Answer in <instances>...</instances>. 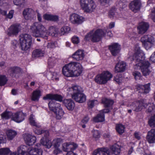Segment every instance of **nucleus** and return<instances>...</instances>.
Wrapping results in <instances>:
<instances>
[{
	"label": "nucleus",
	"instance_id": "nucleus-11",
	"mask_svg": "<svg viewBox=\"0 0 155 155\" xmlns=\"http://www.w3.org/2000/svg\"><path fill=\"white\" fill-rule=\"evenodd\" d=\"M110 110L108 109H103L100 111L99 113L93 118V120L95 122H102L105 120L104 113H108Z\"/></svg>",
	"mask_w": 155,
	"mask_h": 155
},
{
	"label": "nucleus",
	"instance_id": "nucleus-49",
	"mask_svg": "<svg viewBox=\"0 0 155 155\" xmlns=\"http://www.w3.org/2000/svg\"><path fill=\"white\" fill-rule=\"evenodd\" d=\"M57 45V43L55 41H50L48 43L47 47L48 48H55Z\"/></svg>",
	"mask_w": 155,
	"mask_h": 155
},
{
	"label": "nucleus",
	"instance_id": "nucleus-13",
	"mask_svg": "<svg viewBox=\"0 0 155 155\" xmlns=\"http://www.w3.org/2000/svg\"><path fill=\"white\" fill-rule=\"evenodd\" d=\"M150 83L145 85L138 84L137 85L136 88L139 91V92L143 94H147L150 91Z\"/></svg>",
	"mask_w": 155,
	"mask_h": 155
},
{
	"label": "nucleus",
	"instance_id": "nucleus-45",
	"mask_svg": "<svg viewBox=\"0 0 155 155\" xmlns=\"http://www.w3.org/2000/svg\"><path fill=\"white\" fill-rule=\"evenodd\" d=\"M13 2L15 5L23 7L25 3V0H13Z\"/></svg>",
	"mask_w": 155,
	"mask_h": 155
},
{
	"label": "nucleus",
	"instance_id": "nucleus-55",
	"mask_svg": "<svg viewBox=\"0 0 155 155\" xmlns=\"http://www.w3.org/2000/svg\"><path fill=\"white\" fill-rule=\"evenodd\" d=\"M93 136L95 138H99L100 137V134L99 132L97 130H93L92 132Z\"/></svg>",
	"mask_w": 155,
	"mask_h": 155
},
{
	"label": "nucleus",
	"instance_id": "nucleus-62",
	"mask_svg": "<svg viewBox=\"0 0 155 155\" xmlns=\"http://www.w3.org/2000/svg\"><path fill=\"white\" fill-rule=\"evenodd\" d=\"M150 60L152 62L155 63V51L151 55Z\"/></svg>",
	"mask_w": 155,
	"mask_h": 155
},
{
	"label": "nucleus",
	"instance_id": "nucleus-28",
	"mask_svg": "<svg viewBox=\"0 0 155 155\" xmlns=\"http://www.w3.org/2000/svg\"><path fill=\"white\" fill-rule=\"evenodd\" d=\"M45 52L44 50L40 49H37L34 50L32 53V57L37 58L43 57L44 56Z\"/></svg>",
	"mask_w": 155,
	"mask_h": 155
},
{
	"label": "nucleus",
	"instance_id": "nucleus-63",
	"mask_svg": "<svg viewBox=\"0 0 155 155\" xmlns=\"http://www.w3.org/2000/svg\"><path fill=\"white\" fill-rule=\"evenodd\" d=\"M42 132L43 133L42 134H43L46 138L49 135V133L48 130H43Z\"/></svg>",
	"mask_w": 155,
	"mask_h": 155
},
{
	"label": "nucleus",
	"instance_id": "nucleus-20",
	"mask_svg": "<svg viewBox=\"0 0 155 155\" xmlns=\"http://www.w3.org/2000/svg\"><path fill=\"white\" fill-rule=\"evenodd\" d=\"M68 91H69L68 94L72 96L73 94H76L83 92V89L82 87L77 85H74L71 88H69Z\"/></svg>",
	"mask_w": 155,
	"mask_h": 155
},
{
	"label": "nucleus",
	"instance_id": "nucleus-3",
	"mask_svg": "<svg viewBox=\"0 0 155 155\" xmlns=\"http://www.w3.org/2000/svg\"><path fill=\"white\" fill-rule=\"evenodd\" d=\"M147 106H148V107L146 110L147 112H151L155 109V106L154 105L147 102L146 99H144L136 100L130 105L132 109L136 112L140 111L143 108H146Z\"/></svg>",
	"mask_w": 155,
	"mask_h": 155
},
{
	"label": "nucleus",
	"instance_id": "nucleus-53",
	"mask_svg": "<svg viewBox=\"0 0 155 155\" xmlns=\"http://www.w3.org/2000/svg\"><path fill=\"white\" fill-rule=\"evenodd\" d=\"M97 103V100H91L89 101L88 102V105L89 107L92 108L95 104Z\"/></svg>",
	"mask_w": 155,
	"mask_h": 155
},
{
	"label": "nucleus",
	"instance_id": "nucleus-27",
	"mask_svg": "<svg viewBox=\"0 0 155 155\" xmlns=\"http://www.w3.org/2000/svg\"><path fill=\"white\" fill-rule=\"evenodd\" d=\"M62 140L60 138L54 140L53 141L54 146L55 149L54 150V153L57 154L61 151L60 149L59 148L60 145L62 143Z\"/></svg>",
	"mask_w": 155,
	"mask_h": 155
},
{
	"label": "nucleus",
	"instance_id": "nucleus-6",
	"mask_svg": "<svg viewBox=\"0 0 155 155\" xmlns=\"http://www.w3.org/2000/svg\"><path fill=\"white\" fill-rule=\"evenodd\" d=\"M105 34L102 29H98L95 31L93 30L90 32L85 36L84 40L88 41L90 39L93 42L100 41Z\"/></svg>",
	"mask_w": 155,
	"mask_h": 155
},
{
	"label": "nucleus",
	"instance_id": "nucleus-2",
	"mask_svg": "<svg viewBox=\"0 0 155 155\" xmlns=\"http://www.w3.org/2000/svg\"><path fill=\"white\" fill-rule=\"evenodd\" d=\"M82 69L80 64L71 62L65 65L62 69L63 74L65 76L77 77L82 73Z\"/></svg>",
	"mask_w": 155,
	"mask_h": 155
},
{
	"label": "nucleus",
	"instance_id": "nucleus-8",
	"mask_svg": "<svg viewBox=\"0 0 155 155\" xmlns=\"http://www.w3.org/2000/svg\"><path fill=\"white\" fill-rule=\"evenodd\" d=\"M112 77V75L108 71H104L101 74L97 76L95 81L99 84H104L110 80Z\"/></svg>",
	"mask_w": 155,
	"mask_h": 155
},
{
	"label": "nucleus",
	"instance_id": "nucleus-24",
	"mask_svg": "<svg viewBox=\"0 0 155 155\" xmlns=\"http://www.w3.org/2000/svg\"><path fill=\"white\" fill-rule=\"evenodd\" d=\"M63 103L68 109L70 110H72L74 109L75 104L71 99H64L63 101Z\"/></svg>",
	"mask_w": 155,
	"mask_h": 155
},
{
	"label": "nucleus",
	"instance_id": "nucleus-33",
	"mask_svg": "<svg viewBox=\"0 0 155 155\" xmlns=\"http://www.w3.org/2000/svg\"><path fill=\"white\" fill-rule=\"evenodd\" d=\"M102 103L106 107H109L112 106L114 103L113 100L104 98L102 100Z\"/></svg>",
	"mask_w": 155,
	"mask_h": 155
},
{
	"label": "nucleus",
	"instance_id": "nucleus-26",
	"mask_svg": "<svg viewBox=\"0 0 155 155\" xmlns=\"http://www.w3.org/2000/svg\"><path fill=\"white\" fill-rule=\"evenodd\" d=\"M93 155H110L109 150L107 148H99L95 150Z\"/></svg>",
	"mask_w": 155,
	"mask_h": 155
},
{
	"label": "nucleus",
	"instance_id": "nucleus-7",
	"mask_svg": "<svg viewBox=\"0 0 155 155\" xmlns=\"http://www.w3.org/2000/svg\"><path fill=\"white\" fill-rule=\"evenodd\" d=\"M20 42L22 50L26 51L30 48L32 42L31 35L27 34L21 35L20 36Z\"/></svg>",
	"mask_w": 155,
	"mask_h": 155
},
{
	"label": "nucleus",
	"instance_id": "nucleus-57",
	"mask_svg": "<svg viewBox=\"0 0 155 155\" xmlns=\"http://www.w3.org/2000/svg\"><path fill=\"white\" fill-rule=\"evenodd\" d=\"M72 41L73 43L76 44L79 42L78 38L76 36H74L72 38Z\"/></svg>",
	"mask_w": 155,
	"mask_h": 155
},
{
	"label": "nucleus",
	"instance_id": "nucleus-52",
	"mask_svg": "<svg viewBox=\"0 0 155 155\" xmlns=\"http://www.w3.org/2000/svg\"><path fill=\"white\" fill-rule=\"evenodd\" d=\"M133 75L136 80L140 79L141 76V74L140 72L138 71L134 72L133 73Z\"/></svg>",
	"mask_w": 155,
	"mask_h": 155
},
{
	"label": "nucleus",
	"instance_id": "nucleus-23",
	"mask_svg": "<svg viewBox=\"0 0 155 155\" xmlns=\"http://www.w3.org/2000/svg\"><path fill=\"white\" fill-rule=\"evenodd\" d=\"M84 51L81 50H79L77 51L72 55L73 59L77 61L82 60L84 57Z\"/></svg>",
	"mask_w": 155,
	"mask_h": 155
},
{
	"label": "nucleus",
	"instance_id": "nucleus-1",
	"mask_svg": "<svg viewBox=\"0 0 155 155\" xmlns=\"http://www.w3.org/2000/svg\"><path fill=\"white\" fill-rule=\"evenodd\" d=\"M135 50V52L132 57L133 60L136 62L134 68L141 70L143 76L148 75L151 71L150 64L148 61H143L145 58L144 54L140 47L137 46Z\"/></svg>",
	"mask_w": 155,
	"mask_h": 155
},
{
	"label": "nucleus",
	"instance_id": "nucleus-64",
	"mask_svg": "<svg viewBox=\"0 0 155 155\" xmlns=\"http://www.w3.org/2000/svg\"><path fill=\"white\" fill-rule=\"evenodd\" d=\"M52 145L51 141L50 140H47V143L45 146H46L47 148H49L51 147Z\"/></svg>",
	"mask_w": 155,
	"mask_h": 155
},
{
	"label": "nucleus",
	"instance_id": "nucleus-16",
	"mask_svg": "<svg viewBox=\"0 0 155 155\" xmlns=\"http://www.w3.org/2000/svg\"><path fill=\"white\" fill-rule=\"evenodd\" d=\"M149 24L147 22H142L140 23L137 27L139 34H143L145 33L149 28Z\"/></svg>",
	"mask_w": 155,
	"mask_h": 155
},
{
	"label": "nucleus",
	"instance_id": "nucleus-48",
	"mask_svg": "<svg viewBox=\"0 0 155 155\" xmlns=\"http://www.w3.org/2000/svg\"><path fill=\"white\" fill-rule=\"evenodd\" d=\"M148 123L151 127H155V115L151 117Z\"/></svg>",
	"mask_w": 155,
	"mask_h": 155
},
{
	"label": "nucleus",
	"instance_id": "nucleus-21",
	"mask_svg": "<svg viewBox=\"0 0 155 155\" xmlns=\"http://www.w3.org/2000/svg\"><path fill=\"white\" fill-rule=\"evenodd\" d=\"M25 116V114L23 113L21 111H20L14 114L13 116V119L15 122L20 123L24 120Z\"/></svg>",
	"mask_w": 155,
	"mask_h": 155
},
{
	"label": "nucleus",
	"instance_id": "nucleus-43",
	"mask_svg": "<svg viewBox=\"0 0 155 155\" xmlns=\"http://www.w3.org/2000/svg\"><path fill=\"white\" fill-rule=\"evenodd\" d=\"M10 152L8 148H1L0 149V155H8Z\"/></svg>",
	"mask_w": 155,
	"mask_h": 155
},
{
	"label": "nucleus",
	"instance_id": "nucleus-40",
	"mask_svg": "<svg viewBox=\"0 0 155 155\" xmlns=\"http://www.w3.org/2000/svg\"><path fill=\"white\" fill-rule=\"evenodd\" d=\"M71 30L70 28L67 26H64L61 29L60 34L61 35H64L65 34H68Z\"/></svg>",
	"mask_w": 155,
	"mask_h": 155
},
{
	"label": "nucleus",
	"instance_id": "nucleus-10",
	"mask_svg": "<svg viewBox=\"0 0 155 155\" xmlns=\"http://www.w3.org/2000/svg\"><path fill=\"white\" fill-rule=\"evenodd\" d=\"M70 19L72 24L76 25L80 24L85 20L83 17L75 13L71 15Z\"/></svg>",
	"mask_w": 155,
	"mask_h": 155
},
{
	"label": "nucleus",
	"instance_id": "nucleus-36",
	"mask_svg": "<svg viewBox=\"0 0 155 155\" xmlns=\"http://www.w3.org/2000/svg\"><path fill=\"white\" fill-rule=\"evenodd\" d=\"M143 47L147 50H148L151 48L154 45V39L152 40V41H149L142 44Z\"/></svg>",
	"mask_w": 155,
	"mask_h": 155
},
{
	"label": "nucleus",
	"instance_id": "nucleus-41",
	"mask_svg": "<svg viewBox=\"0 0 155 155\" xmlns=\"http://www.w3.org/2000/svg\"><path fill=\"white\" fill-rule=\"evenodd\" d=\"M78 147L77 145L73 143H68L67 152H70L75 149Z\"/></svg>",
	"mask_w": 155,
	"mask_h": 155
},
{
	"label": "nucleus",
	"instance_id": "nucleus-9",
	"mask_svg": "<svg viewBox=\"0 0 155 155\" xmlns=\"http://www.w3.org/2000/svg\"><path fill=\"white\" fill-rule=\"evenodd\" d=\"M81 5L83 9L87 12L93 11L96 7L93 0H81Z\"/></svg>",
	"mask_w": 155,
	"mask_h": 155
},
{
	"label": "nucleus",
	"instance_id": "nucleus-61",
	"mask_svg": "<svg viewBox=\"0 0 155 155\" xmlns=\"http://www.w3.org/2000/svg\"><path fill=\"white\" fill-rule=\"evenodd\" d=\"M101 4L103 6L106 5L108 4L109 0H99Z\"/></svg>",
	"mask_w": 155,
	"mask_h": 155
},
{
	"label": "nucleus",
	"instance_id": "nucleus-29",
	"mask_svg": "<svg viewBox=\"0 0 155 155\" xmlns=\"http://www.w3.org/2000/svg\"><path fill=\"white\" fill-rule=\"evenodd\" d=\"M30 147L28 148L25 145H21L18 147L17 149V152L20 155H24L25 153L28 154V151Z\"/></svg>",
	"mask_w": 155,
	"mask_h": 155
},
{
	"label": "nucleus",
	"instance_id": "nucleus-12",
	"mask_svg": "<svg viewBox=\"0 0 155 155\" xmlns=\"http://www.w3.org/2000/svg\"><path fill=\"white\" fill-rule=\"evenodd\" d=\"M141 6L140 0H134L130 4V8L134 12H136L139 11Z\"/></svg>",
	"mask_w": 155,
	"mask_h": 155
},
{
	"label": "nucleus",
	"instance_id": "nucleus-46",
	"mask_svg": "<svg viewBox=\"0 0 155 155\" xmlns=\"http://www.w3.org/2000/svg\"><path fill=\"white\" fill-rule=\"evenodd\" d=\"M7 81V79L5 76L3 75L0 76V86L5 85Z\"/></svg>",
	"mask_w": 155,
	"mask_h": 155
},
{
	"label": "nucleus",
	"instance_id": "nucleus-60",
	"mask_svg": "<svg viewBox=\"0 0 155 155\" xmlns=\"http://www.w3.org/2000/svg\"><path fill=\"white\" fill-rule=\"evenodd\" d=\"M58 17L56 15H51V21H57L58 20Z\"/></svg>",
	"mask_w": 155,
	"mask_h": 155
},
{
	"label": "nucleus",
	"instance_id": "nucleus-59",
	"mask_svg": "<svg viewBox=\"0 0 155 155\" xmlns=\"http://www.w3.org/2000/svg\"><path fill=\"white\" fill-rule=\"evenodd\" d=\"M47 140H48L43 138L42 139H41L40 143L42 145L45 146L47 143Z\"/></svg>",
	"mask_w": 155,
	"mask_h": 155
},
{
	"label": "nucleus",
	"instance_id": "nucleus-58",
	"mask_svg": "<svg viewBox=\"0 0 155 155\" xmlns=\"http://www.w3.org/2000/svg\"><path fill=\"white\" fill-rule=\"evenodd\" d=\"M43 17L46 20L51 21V15L45 14L43 15Z\"/></svg>",
	"mask_w": 155,
	"mask_h": 155
},
{
	"label": "nucleus",
	"instance_id": "nucleus-30",
	"mask_svg": "<svg viewBox=\"0 0 155 155\" xmlns=\"http://www.w3.org/2000/svg\"><path fill=\"white\" fill-rule=\"evenodd\" d=\"M42 150L37 148H31L30 147L28 151V154L27 155H42Z\"/></svg>",
	"mask_w": 155,
	"mask_h": 155
},
{
	"label": "nucleus",
	"instance_id": "nucleus-17",
	"mask_svg": "<svg viewBox=\"0 0 155 155\" xmlns=\"http://www.w3.org/2000/svg\"><path fill=\"white\" fill-rule=\"evenodd\" d=\"M24 140L27 145L31 146L36 142V137L30 134H25L24 136Z\"/></svg>",
	"mask_w": 155,
	"mask_h": 155
},
{
	"label": "nucleus",
	"instance_id": "nucleus-42",
	"mask_svg": "<svg viewBox=\"0 0 155 155\" xmlns=\"http://www.w3.org/2000/svg\"><path fill=\"white\" fill-rule=\"evenodd\" d=\"M56 61L55 58L54 57L50 58L48 59V65L50 68H52L55 65Z\"/></svg>",
	"mask_w": 155,
	"mask_h": 155
},
{
	"label": "nucleus",
	"instance_id": "nucleus-4",
	"mask_svg": "<svg viewBox=\"0 0 155 155\" xmlns=\"http://www.w3.org/2000/svg\"><path fill=\"white\" fill-rule=\"evenodd\" d=\"M30 29L35 37H41L48 39V31L45 27L41 23H35L31 26Z\"/></svg>",
	"mask_w": 155,
	"mask_h": 155
},
{
	"label": "nucleus",
	"instance_id": "nucleus-37",
	"mask_svg": "<svg viewBox=\"0 0 155 155\" xmlns=\"http://www.w3.org/2000/svg\"><path fill=\"white\" fill-rule=\"evenodd\" d=\"M154 39L150 35H145L142 37L141 38V41L142 44L149 41H152Z\"/></svg>",
	"mask_w": 155,
	"mask_h": 155
},
{
	"label": "nucleus",
	"instance_id": "nucleus-56",
	"mask_svg": "<svg viewBox=\"0 0 155 155\" xmlns=\"http://www.w3.org/2000/svg\"><path fill=\"white\" fill-rule=\"evenodd\" d=\"M114 80L118 83L119 84L122 81V78L121 77L116 76L114 77Z\"/></svg>",
	"mask_w": 155,
	"mask_h": 155
},
{
	"label": "nucleus",
	"instance_id": "nucleus-19",
	"mask_svg": "<svg viewBox=\"0 0 155 155\" xmlns=\"http://www.w3.org/2000/svg\"><path fill=\"white\" fill-rule=\"evenodd\" d=\"M72 97L77 102L79 103H83L86 100V96L83 92L76 94H73Z\"/></svg>",
	"mask_w": 155,
	"mask_h": 155
},
{
	"label": "nucleus",
	"instance_id": "nucleus-31",
	"mask_svg": "<svg viewBox=\"0 0 155 155\" xmlns=\"http://www.w3.org/2000/svg\"><path fill=\"white\" fill-rule=\"evenodd\" d=\"M54 112L55 114L56 118L58 120L61 119L63 117L64 114V112L61 107L58 108H57L56 110Z\"/></svg>",
	"mask_w": 155,
	"mask_h": 155
},
{
	"label": "nucleus",
	"instance_id": "nucleus-50",
	"mask_svg": "<svg viewBox=\"0 0 155 155\" xmlns=\"http://www.w3.org/2000/svg\"><path fill=\"white\" fill-rule=\"evenodd\" d=\"M116 8L113 7L110 10L108 13V15L110 18L113 17L116 12Z\"/></svg>",
	"mask_w": 155,
	"mask_h": 155
},
{
	"label": "nucleus",
	"instance_id": "nucleus-51",
	"mask_svg": "<svg viewBox=\"0 0 155 155\" xmlns=\"http://www.w3.org/2000/svg\"><path fill=\"white\" fill-rule=\"evenodd\" d=\"M6 142V138L3 132H0V144Z\"/></svg>",
	"mask_w": 155,
	"mask_h": 155
},
{
	"label": "nucleus",
	"instance_id": "nucleus-18",
	"mask_svg": "<svg viewBox=\"0 0 155 155\" xmlns=\"http://www.w3.org/2000/svg\"><path fill=\"white\" fill-rule=\"evenodd\" d=\"M20 27L19 25H14L11 26L9 28L8 35L10 36L16 35L20 31Z\"/></svg>",
	"mask_w": 155,
	"mask_h": 155
},
{
	"label": "nucleus",
	"instance_id": "nucleus-44",
	"mask_svg": "<svg viewBox=\"0 0 155 155\" xmlns=\"http://www.w3.org/2000/svg\"><path fill=\"white\" fill-rule=\"evenodd\" d=\"M124 125L122 124H119L117 125L116 129L117 131L120 134H122L124 132Z\"/></svg>",
	"mask_w": 155,
	"mask_h": 155
},
{
	"label": "nucleus",
	"instance_id": "nucleus-14",
	"mask_svg": "<svg viewBox=\"0 0 155 155\" xmlns=\"http://www.w3.org/2000/svg\"><path fill=\"white\" fill-rule=\"evenodd\" d=\"M109 49L112 55L116 56L120 52V45L117 43H114L109 46Z\"/></svg>",
	"mask_w": 155,
	"mask_h": 155
},
{
	"label": "nucleus",
	"instance_id": "nucleus-39",
	"mask_svg": "<svg viewBox=\"0 0 155 155\" xmlns=\"http://www.w3.org/2000/svg\"><path fill=\"white\" fill-rule=\"evenodd\" d=\"M1 116L3 119H8L12 117V112L6 111L2 113Z\"/></svg>",
	"mask_w": 155,
	"mask_h": 155
},
{
	"label": "nucleus",
	"instance_id": "nucleus-25",
	"mask_svg": "<svg viewBox=\"0 0 155 155\" xmlns=\"http://www.w3.org/2000/svg\"><path fill=\"white\" fill-rule=\"evenodd\" d=\"M146 139L150 143L155 142V129H152L148 132Z\"/></svg>",
	"mask_w": 155,
	"mask_h": 155
},
{
	"label": "nucleus",
	"instance_id": "nucleus-15",
	"mask_svg": "<svg viewBox=\"0 0 155 155\" xmlns=\"http://www.w3.org/2000/svg\"><path fill=\"white\" fill-rule=\"evenodd\" d=\"M23 14L26 20H30L33 18L35 15V12L32 9L28 8L24 9L23 12Z\"/></svg>",
	"mask_w": 155,
	"mask_h": 155
},
{
	"label": "nucleus",
	"instance_id": "nucleus-38",
	"mask_svg": "<svg viewBox=\"0 0 155 155\" xmlns=\"http://www.w3.org/2000/svg\"><path fill=\"white\" fill-rule=\"evenodd\" d=\"M40 96V91H35L33 92L31 99L33 101H37Z\"/></svg>",
	"mask_w": 155,
	"mask_h": 155
},
{
	"label": "nucleus",
	"instance_id": "nucleus-5",
	"mask_svg": "<svg viewBox=\"0 0 155 155\" xmlns=\"http://www.w3.org/2000/svg\"><path fill=\"white\" fill-rule=\"evenodd\" d=\"M44 100L51 99L49 104L48 106L50 110L53 112L56 110L57 108L61 107L60 104L56 102V101H61L62 100V97L59 95L52 94H48L43 97Z\"/></svg>",
	"mask_w": 155,
	"mask_h": 155
},
{
	"label": "nucleus",
	"instance_id": "nucleus-34",
	"mask_svg": "<svg viewBox=\"0 0 155 155\" xmlns=\"http://www.w3.org/2000/svg\"><path fill=\"white\" fill-rule=\"evenodd\" d=\"M58 29L55 27L52 26L49 27V31H48V37L49 35L52 36H55L56 35L58 32Z\"/></svg>",
	"mask_w": 155,
	"mask_h": 155
},
{
	"label": "nucleus",
	"instance_id": "nucleus-22",
	"mask_svg": "<svg viewBox=\"0 0 155 155\" xmlns=\"http://www.w3.org/2000/svg\"><path fill=\"white\" fill-rule=\"evenodd\" d=\"M126 64L124 61L119 62L117 64L114 68L115 73L122 72L124 71L126 69Z\"/></svg>",
	"mask_w": 155,
	"mask_h": 155
},
{
	"label": "nucleus",
	"instance_id": "nucleus-47",
	"mask_svg": "<svg viewBox=\"0 0 155 155\" xmlns=\"http://www.w3.org/2000/svg\"><path fill=\"white\" fill-rule=\"evenodd\" d=\"M33 117L34 116L33 115H31L30 116L29 120L32 126L39 128L40 127V126L37 124L36 122L35 121Z\"/></svg>",
	"mask_w": 155,
	"mask_h": 155
},
{
	"label": "nucleus",
	"instance_id": "nucleus-35",
	"mask_svg": "<svg viewBox=\"0 0 155 155\" xmlns=\"http://www.w3.org/2000/svg\"><path fill=\"white\" fill-rule=\"evenodd\" d=\"M6 134L8 139L12 140L17 135L16 131L12 130H8L6 132Z\"/></svg>",
	"mask_w": 155,
	"mask_h": 155
},
{
	"label": "nucleus",
	"instance_id": "nucleus-54",
	"mask_svg": "<svg viewBox=\"0 0 155 155\" xmlns=\"http://www.w3.org/2000/svg\"><path fill=\"white\" fill-rule=\"evenodd\" d=\"M11 70L12 73H13L17 74L21 71V69L18 67L12 68Z\"/></svg>",
	"mask_w": 155,
	"mask_h": 155
},
{
	"label": "nucleus",
	"instance_id": "nucleus-32",
	"mask_svg": "<svg viewBox=\"0 0 155 155\" xmlns=\"http://www.w3.org/2000/svg\"><path fill=\"white\" fill-rule=\"evenodd\" d=\"M112 153L116 155H118L120 152V146L117 144H114L110 148Z\"/></svg>",
	"mask_w": 155,
	"mask_h": 155
}]
</instances>
